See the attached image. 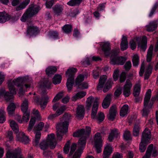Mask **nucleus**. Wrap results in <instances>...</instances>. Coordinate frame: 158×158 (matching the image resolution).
<instances>
[{
	"label": "nucleus",
	"instance_id": "obj_60",
	"mask_svg": "<svg viewBox=\"0 0 158 158\" xmlns=\"http://www.w3.org/2000/svg\"><path fill=\"white\" fill-rule=\"evenodd\" d=\"M54 2V0H47L45 3L47 8H50L52 6Z\"/></svg>",
	"mask_w": 158,
	"mask_h": 158
},
{
	"label": "nucleus",
	"instance_id": "obj_53",
	"mask_svg": "<svg viewBox=\"0 0 158 158\" xmlns=\"http://www.w3.org/2000/svg\"><path fill=\"white\" fill-rule=\"evenodd\" d=\"M158 6V2H156L151 10L150 12L149 15V17H152L155 14L156 10Z\"/></svg>",
	"mask_w": 158,
	"mask_h": 158
},
{
	"label": "nucleus",
	"instance_id": "obj_23",
	"mask_svg": "<svg viewBox=\"0 0 158 158\" xmlns=\"http://www.w3.org/2000/svg\"><path fill=\"white\" fill-rule=\"evenodd\" d=\"M77 69L74 68L69 69L66 72V76L68 78L74 79V75L77 72Z\"/></svg>",
	"mask_w": 158,
	"mask_h": 158
},
{
	"label": "nucleus",
	"instance_id": "obj_31",
	"mask_svg": "<svg viewBox=\"0 0 158 158\" xmlns=\"http://www.w3.org/2000/svg\"><path fill=\"white\" fill-rule=\"evenodd\" d=\"M141 88V85L139 83L136 84L134 86L133 94L135 97H138Z\"/></svg>",
	"mask_w": 158,
	"mask_h": 158
},
{
	"label": "nucleus",
	"instance_id": "obj_51",
	"mask_svg": "<svg viewBox=\"0 0 158 158\" xmlns=\"http://www.w3.org/2000/svg\"><path fill=\"white\" fill-rule=\"evenodd\" d=\"M85 76L82 74L79 75L77 77L76 79V84L78 85L84 80Z\"/></svg>",
	"mask_w": 158,
	"mask_h": 158
},
{
	"label": "nucleus",
	"instance_id": "obj_19",
	"mask_svg": "<svg viewBox=\"0 0 158 158\" xmlns=\"http://www.w3.org/2000/svg\"><path fill=\"white\" fill-rule=\"evenodd\" d=\"M111 95L108 94L106 96L102 103V106L104 109H106L110 106L111 101Z\"/></svg>",
	"mask_w": 158,
	"mask_h": 158
},
{
	"label": "nucleus",
	"instance_id": "obj_48",
	"mask_svg": "<svg viewBox=\"0 0 158 158\" xmlns=\"http://www.w3.org/2000/svg\"><path fill=\"white\" fill-rule=\"evenodd\" d=\"M44 126V123L41 122L36 125L34 128V132L40 131Z\"/></svg>",
	"mask_w": 158,
	"mask_h": 158
},
{
	"label": "nucleus",
	"instance_id": "obj_16",
	"mask_svg": "<svg viewBox=\"0 0 158 158\" xmlns=\"http://www.w3.org/2000/svg\"><path fill=\"white\" fill-rule=\"evenodd\" d=\"M86 102L87 106L89 108L91 107L92 104H93V106H98V99L97 97H89L87 98Z\"/></svg>",
	"mask_w": 158,
	"mask_h": 158
},
{
	"label": "nucleus",
	"instance_id": "obj_21",
	"mask_svg": "<svg viewBox=\"0 0 158 158\" xmlns=\"http://www.w3.org/2000/svg\"><path fill=\"white\" fill-rule=\"evenodd\" d=\"M117 112L115 105L112 106L110 109L109 114H107L108 118H114L116 117Z\"/></svg>",
	"mask_w": 158,
	"mask_h": 158
},
{
	"label": "nucleus",
	"instance_id": "obj_9",
	"mask_svg": "<svg viewBox=\"0 0 158 158\" xmlns=\"http://www.w3.org/2000/svg\"><path fill=\"white\" fill-rule=\"evenodd\" d=\"M94 141L95 143L94 146L97 152L100 153L102 151L101 147L102 146V140L100 133L97 132L95 135Z\"/></svg>",
	"mask_w": 158,
	"mask_h": 158
},
{
	"label": "nucleus",
	"instance_id": "obj_4",
	"mask_svg": "<svg viewBox=\"0 0 158 158\" xmlns=\"http://www.w3.org/2000/svg\"><path fill=\"white\" fill-rule=\"evenodd\" d=\"M150 130L148 128H146L143 132L141 142L139 145V150L141 152H144L147 144L149 143V141L151 138Z\"/></svg>",
	"mask_w": 158,
	"mask_h": 158
},
{
	"label": "nucleus",
	"instance_id": "obj_38",
	"mask_svg": "<svg viewBox=\"0 0 158 158\" xmlns=\"http://www.w3.org/2000/svg\"><path fill=\"white\" fill-rule=\"evenodd\" d=\"M49 37L54 40H57L59 38V34L56 31H52L49 32Z\"/></svg>",
	"mask_w": 158,
	"mask_h": 158
},
{
	"label": "nucleus",
	"instance_id": "obj_28",
	"mask_svg": "<svg viewBox=\"0 0 158 158\" xmlns=\"http://www.w3.org/2000/svg\"><path fill=\"white\" fill-rule=\"evenodd\" d=\"M84 108L82 105L78 106L77 108V117L83 118L84 114Z\"/></svg>",
	"mask_w": 158,
	"mask_h": 158
},
{
	"label": "nucleus",
	"instance_id": "obj_33",
	"mask_svg": "<svg viewBox=\"0 0 158 158\" xmlns=\"http://www.w3.org/2000/svg\"><path fill=\"white\" fill-rule=\"evenodd\" d=\"M30 0H25L21 2L20 5L16 8L17 11L19 10L25 8L27 5L30 3Z\"/></svg>",
	"mask_w": 158,
	"mask_h": 158
},
{
	"label": "nucleus",
	"instance_id": "obj_11",
	"mask_svg": "<svg viewBox=\"0 0 158 158\" xmlns=\"http://www.w3.org/2000/svg\"><path fill=\"white\" fill-rule=\"evenodd\" d=\"M34 101L36 103H40L42 109L44 108L49 101V97L47 95L42 96L41 99L40 100L38 96H35L34 98Z\"/></svg>",
	"mask_w": 158,
	"mask_h": 158
},
{
	"label": "nucleus",
	"instance_id": "obj_20",
	"mask_svg": "<svg viewBox=\"0 0 158 158\" xmlns=\"http://www.w3.org/2000/svg\"><path fill=\"white\" fill-rule=\"evenodd\" d=\"M102 48L106 55H108L110 50V45L108 42H104L102 44Z\"/></svg>",
	"mask_w": 158,
	"mask_h": 158
},
{
	"label": "nucleus",
	"instance_id": "obj_62",
	"mask_svg": "<svg viewBox=\"0 0 158 158\" xmlns=\"http://www.w3.org/2000/svg\"><path fill=\"white\" fill-rule=\"evenodd\" d=\"M66 108L65 106H61L60 109H58L56 112L59 116L63 113L64 111L66 109Z\"/></svg>",
	"mask_w": 158,
	"mask_h": 158
},
{
	"label": "nucleus",
	"instance_id": "obj_12",
	"mask_svg": "<svg viewBox=\"0 0 158 158\" xmlns=\"http://www.w3.org/2000/svg\"><path fill=\"white\" fill-rule=\"evenodd\" d=\"M28 101L25 99L21 106L22 111L23 113V118H28L30 116V111L28 110Z\"/></svg>",
	"mask_w": 158,
	"mask_h": 158
},
{
	"label": "nucleus",
	"instance_id": "obj_13",
	"mask_svg": "<svg viewBox=\"0 0 158 158\" xmlns=\"http://www.w3.org/2000/svg\"><path fill=\"white\" fill-rule=\"evenodd\" d=\"M132 84L129 80H127L123 88V94L125 97H127L131 94V89Z\"/></svg>",
	"mask_w": 158,
	"mask_h": 158
},
{
	"label": "nucleus",
	"instance_id": "obj_59",
	"mask_svg": "<svg viewBox=\"0 0 158 158\" xmlns=\"http://www.w3.org/2000/svg\"><path fill=\"white\" fill-rule=\"evenodd\" d=\"M131 66V61H128L124 65V68L125 70L128 71L130 69Z\"/></svg>",
	"mask_w": 158,
	"mask_h": 158
},
{
	"label": "nucleus",
	"instance_id": "obj_63",
	"mask_svg": "<svg viewBox=\"0 0 158 158\" xmlns=\"http://www.w3.org/2000/svg\"><path fill=\"white\" fill-rule=\"evenodd\" d=\"M119 71V70L118 69H115L114 71L113 74V77L115 81L117 80L118 78Z\"/></svg>",
	"mask_w": 158,
	"mask_h": 158
},
{
	"label": "nucleus",
	"instance_id": "obj_5",
	"mask_svg": "<svg viewBox=\"0 0 158 158\" xmlns=\"http://www.w3.org/2000/svg\"><path fill=\"white\" fill-rule=\"evenodd\" d=\"M56 142L55 138V135L54 134L48 135L47 140L42 141L40 144V148L43 150L46 149L49 146L51 148H55Z\"/></svg>",
	"mask_w": 158,
	"mask_h": 158
},
{
	"label": "nucleus",
	"instance_id": "obj_1",
	"mask_svg": "<svg viewBox=\"0 0 158 158\" xmlns=\"http://www.w3.org/2000/svg\"><path fill=\"white\" fill-rule=\"evenodd\" d=\"M23 79L19 77L17 79L8 81V86L10 92H6L4 89L2 88L0 89V97L4 96L5 99L7 102H11L13 100V95L16 93V89L15 88V85H17L18 87L20 88L19 94L21 95L23 94V89L24 85L22 84Z\"/></svg>",
	"mask_w": 158,
	"mask_h": 158
},
{
	"label": "nucleus",
	"instance_id": "obj_36",
	"mask_svg": "<svg viewBox=\"0 0 158 158\" xmlns=\"http://www.w3.org/2000/svg\"><path fill=\"white\" fill-rule=\"evenodd\" d=\"M153 49V46H150L148 51L147 55V61L148 62H150L152 59Z\"/></svg>",
	"mask_w": 158,
	"mask_h": 158
},
{
	"label": "nucleus",
	"instance_id": "obj_37",
	"mask_svg": "<svg viewBox=\"0 0 158 158\" xmlns=\"http://www.w3.org/2000/svg\"><path fill=\"white\" fill-rule=\"evenodd\" d=\"M153 148V145L152 144H150L146 152L145 155L143 158H150Z\"/></svg>",
	"mask_w": 158,
	"mask_h": 158
},
{
	"label": "nucleus",
	"instance_id": "obj_29",
	"mask_svg": "<svg viewBox=\"0 0 158 158\" xmlns=\"http://www.w3.org/2000/svg\"><path fill=\"white\" fill-rule=\"evenodd\" d=\"M118 134V131L117 129H114L112 130L109 136L108 139L109 141H111L114 138H117Z\"/></svg>",
	"mask_w": 158,
	"mask_h": 158
},
{
	"label": "nucleus",
	"instance_id": "obj_22",
	"mask_svg": "<svg viewBox=\"0 0 158 158\" xmlns=\"http://www.w3.org/2000/svg\"><path fill=\"white\" fill-rule=\"evenodd\" d=\"M11 18L10 15L5 12H0V23H4L9 20Z\"/></svg>",
	"mask_w": 158,
	"mask_h": 158
},
{
	"label": "nucleus",
	"instance_id": "obj_7",
	"mask_svg": "<svg viewBox=\"0 0 158 158\" xmlns=\"http://www.w3.org/2000/svg\"><path fill=\"white\" fill-rule=\"evenodd\" d=\"M69 122L64 121L62 123H57L56 126L57 137L58 139L60 140L64 134L67 132Z\"/></svg>",
	"mask_w": 158,
	"mask_h": 158
},
{
	"label": "nucleus",
	"instance_id": "obj_34",
	"mask_svg": "<svg viewBox=\"0 0 158 158\" xmlns=\"http://www.w3.org/2000/svg\"><path fill=\"white\" fill-rule=\"evenodd\" d=\"M35 133V137L34 141L33 142V144L35 146L38 145L39 140L41 136V132L40 131L34 132Z\"/></svg>",
	"mask_w": 158,
	"mask_h": 158
},
{
	"label": "nucleus",
	"instance_id": "obj_42",
	"mask_svg": "<svg viewBox=\"0 0 158 158\" xmlns=\"http://www.w3.org/2000/svg\"><path fill=\"white\" fill-rule=\"evenodd\" d=\"M62 79L61 76L59 74H56L52 79L53 83L55 85L60 83Z\"/></svg>",
	"mask_w": 158,
	"mask_h": 158
},
{
	"label": "nucleus",
	"instance_id": "obj_45",
	"mask_svg": "<svg viewBox=\"0 0 158 158\" xmlns=\"http://www.w3.org/2000/svg\"><path fill=\"white\" fill-rule=\"evenodd\" d=\"M82 0H70L67 3V4L71 6L79 5Z\"/></svg>",
	"mask_w": 158,
	"mask_h": 158
},
{
	"label": "nucleus",
	"instance_id": "obj_50",
	"mask_svg": "<svg viewBox=\"0 0 158 158\" xmlns=\"http://www.w3.org/2000/svg\"><path fill=\"white\" fill-rule=\"evenodd\" d=\"M123 138L126 140H130L131 139V135L130 131L127 130H126L123 133Z\"/></svg>",
	"mask_w": 158,
	"mask_h": 158
},
{
	"label": "nucleus",
	"instance_id": "obj_49",
	"mask_svg": "<svg viewBox=\"0 0 158 158\" xmlns=\"http://www.w3.org/2000/svg\"><path fill=\"white\" fill-rule=\"evenodd\" d=\"M139 123H135L133 130V134L135 136H137L139 134Z\"/></svg>",
	"mask_w": 158,
	"mask_h": 158
},
{
	"label": "nucleus",
	"instance_id": "obj_32",
	"mask_svg": "<svg viewBox=\"0 0 158 158\" xmlns=\"http://www.w3.org/2000/svg\"><path fill=\"white\" fill-rule=\"evenodd\" d=\"M152 66L150 64H149L146 67L144 77L145 79H147L149 78L150 75L152 73Z\"/></svg>",
	"mask_w": 158,
	"mask_h": 158
},
{
	"label": "nucleus",
	"instance_id": "obj_2",
	"mask_svg": "<svg viewBox=\"0 0 158 158\" xmlns=\"http://www.w3.org/2000/svg\"><path fill=\"white\" fill-rule=\"evenodd\" d=\"M91 128L89 127H86V131L82 129L75 132L73 135L74 137H82L79 140L77 144V150L73 155L72 158H80L86 143V138L90 134Z\"/></svg>",
	"mask_w": 158,
	"mask_h": 158
},
{
	"label": "nucleus",
	"instance_id": "obj_64",
	"mask_svg": "<svg viewBox=\"0 0 158 158\" xmlns=\"http://www.w3.org/2000/svg\"><path fill=\"white\" fill-rule=\"evenodd\" d=\"M78 88L82 89L87 88L88 87V84L86 82H84L78 85Z\"/></svg>",
	"mask_w": 158,
	"mask_h": 158
},
{
	"label": "nucleus",
	"instance_id": "obj_52",
	"mask_svg": "<svg viewBox=\"0 0 158 158\" xmlns=\"http://www.w3.org/2000/svg\"><path fill=\"white\" fill-rule=\"evenodd\" d=\"M133 65L137 66L139 64V57L138 55L136 54L134 55L132 59Z\"/></svg>",
	"mask_w": 158,
	"mask_h": 158
},
{
	"label": "nucleus",
	"instance_id": "obj_57",
	"mask_svg": "<svg viewBox=\"0 0 158 158\" xmlns=\"http://www.w3.org/2000/svg\"><path fill=\"white\" fill-rule=\"evenodd\" d=\"M63 96V93L60 92L58 94L53 98L52 102H56L58 101Z\"/></svg>",
	"mask_w": 158,
	"mask_h": 158
},
{
	"label": "nucleus",
	"instance_id": "obj_10",
	"mask_svg": "<svg viewBox=\"0 0 158 158\" xmlns=\"http://www.w3.org/2000/svg\"><path fill=\"white\" fill-rule=\"evenodd\" d=\"M6 158H24L21 154L20 149L8 151L6 154Z\"/></svg>",
	"mask_w": 158,
	"mask_h": 158
},
{
	"label": "nucleus",
	"instance_id": "obj_35",
	"mask_svg": "<svg viewBox=\"0 0 158 158\" xmlns=\"http://www.w3.org/2000/svg\"><path fill=\"white\" fill-rule=\"evenodd\" d=\"M57 71L56 67L55 66H49L46 69V72L47 75L49 76L51 74L55 73Z\"/></svg>",
	"mask_w": 158,
	"mask_h": 158
},
{
	"label": "nucleus",
	"instance_id": "obj_6",
	"mask_svg": "<svg viewBox=\"0 0 158 158\" xmlns=\"http://www.w3.org/2000/svg\"><path fill=\"white\" fill-rule=\"evenodd\" d=\"M40 10V7L33 4L30 5L29 8L21 17L20 19L22 22H25L29 17L36 14Z\"/></svg>",
	"mask_w": 158,
	"mask_h": 158
},
{
	"label": "nucleus",
	"instance_id": "obj_39",
	"mask_svg": "<svg viewBox=\"0 0 158 158\" xmlns=\"http://www.w3.org/2000/svg\"><path fill=\"white\" fill-rule=\"evenodd\" d=\"M10 125L12 130L15 133H18L19 131L18 126L17 123L13 120L10 121Z\"/></svg>",
	"mask_w": 158,
	"mask_h": 158
},
{
	"label": "nucleus",
	"instance_id": "obj_24",
	"mask_svg": "<svg viewBox=\"0 0 158 158\" xmlns=\"http://www.w3.org/2000/svg\"><path fill=\"white\" fill-rule=\"evenodd\" d=\"M107 80V76L105 75L101 76L99 80V83L97 85V88L98 90H100L103 87Z\"/></svg>",
	"mask_w": 158,
	"mask_h": 158
},
{
	"label": "nucleus",
	"instance_id": "obj_43",
	"mask_svg": "<svg viewBox=\"0 0 158 158\" xmlns=\"http://www.w3.org/2000/svg\"><path fill=\"white\" fill-rule=\"evenodd\" d=\"M113 151L112 148L109 144H107L105 147L103 153L105 154L110 155Z\"/></svg>",
	"mask_w": 158,
	"mask_h": 158
},
{
	"label": "nucleus",
	"instance_id": "obj_55",
	"mask_svg": "<svg viewBox=\"0 0 158 158\" xmlns=\"http://www.w3.org/2000/svg\"><path fill=\"white\" fill-rule=\"evenodd\" d=\"M98 106H93L92 110L91 116L92 118H94L96 115Z\"/></svg>",
	"mask_w": 158,
	"mask_h": 158
},
{
	"label": "nucleus",
	"instance_id": "obj_30",
	"mask_svg": "<svg viewBox=\"0 0 158 158\" xmlns=\"http://www.w3.org/2000/svg\"><path fill=\"white\" fill-rule=\"evenodd\" d=\"M86 94L85 92L80 91L78 92L76 94L74 95L72 98V101H75L79 98H83Z\"/></svg>",
	"mask_w": 158,
	"mask_h": 158
},
{
	"label": "nucleus",
	"instance_id": "obj_56",
	"mask_svg": "<svg viewBox=\"0 0 158 158\" xmlns=\"http://www.w3.org/2000/svg\"><path fill=\"white\" fill-rule=\"evenodd\" d=\"M35 119H31L27 128V130L28 131H30L32 130L33 126L35 124Z\"/></svg>",
	"mask_w": 158,
	"mask_h": 158
},
{
	"label": "nucleus",
	"instance_id": "obj_14",
	"mask_svg": "<svg viewBox=\"0 0 158 158\" xmlns=\"http://www.w3.org/2000/svg\"><path fill=\"white\" fill-rule=\"evenodd\" d=\"M39 32L38 28L32 24H28L27 28V35H33Z\"/></svg>",
	"mask_w": 158,
	"mask_h": 158
},
{
	"label": "nucleus",
	"instance_id": "obj_8",
	"mask_svg": "<svg viewBox=\"0 0 158 158\" xmlns=\"http://www.w3.org/2000/svg\"><path fill=\"white\" fill-rule=\"evenodd\" d=\"M114 52L113 56H111L110 57L111 61L110 63L112 64H118L120 65H123L127 59L126 57H123L122 56H117L118 54V52L116 51Z\"/></svg>",
	"mask_w": 158,
	"mask_h": 158
},
{
	"label": "nucleus",
	"instance_id": "obj_27",
	"mask_svg": "<svg viewBox=\"0 0 158 158\" xmlns=\"http://www.w3.org/2000/svg\"><path fill=\"white\" fill-rule=\"evenodd\" d=\"M129 113V106L127 104L124 105L121 108L120 115L122 118L124 117Z\"/></svg>",
	"mask_w": 158,
	"mask_h": 158
},
{
	"label": "nucleus",
	"instance_id": "obj_44",
	"mask_svg": "<svg viewBox=\"0 0 158 158\" xmlns=\"http://www.w3.org/2000/svg\"><path fill=\"white\" fill-rule=\"evenodd\" d=\"M74 83V79L68 78L66 82V86L68 90L70 91L72 88Z\"/></svg>",
	"mask_w": 158,
	"mask_h": 158
},
{
	"label": "nucleus",
	"instance_id": "obj_40",
	"mask_svg": "<svg viewBox=\"0 0 158 158\" xmlns=\"http://www.w3.org/2000/svg\"><path fill=\"white\" fill-rule=\"evenodd\" d=\"M15 108V105L13 103H11L8 105L7 108V110L9 115H12L14 113Z\"/></svg>",
	"mask_w": 158,
	"mask_h": 158
},
{
	"label": "nucleus",
	"instance_id": "obj_54",
	"mask_svg": "<svg viewBox=\"0 0 158 158\" xmlns=\"http://www.w3.org/2000/svg\"><path fill=\"white\" fill-rule=\"evenodd\" d=\"M32 116L34 117L31 118H40L41 116L38 110H34L32 113Z\"/></svg>",
	"mask_w": 158,
	"mask_h": 158
},
{
	"label": "nucleus",
	"instance_id": "obj_3",
	"mask_svg": "<svg viewBox=\"0 0 158 158\" xmlns=\"http://www.w3.org/2000/svg\"><path fill=\"white\" fill-rule=\"evenodd\" d=\"M151 89H149L145 95L143 108L142 110V115L144 118L147 117L153 104V102L155 100V97H152L149 104V102L151 96Z\"/></svg>",
	"mask_w": 158,
	"mask_h": 158
},
{
	"label": "nucleus",
	"instance_id": "obj_47",
	"mask_svg": "<svg viewBox=\"0 0 158 158\" xmlns=\"http://www.w3.org/2000/svg\"><path fill=\"white\" fill-rule=\"evenodd\" d=\"M112 83V80H108L105 85V86L103 89L104 92H107L109 89L111 87V85Z\"/></svg>",
	"mask_w": 158,
	"mask_h": 158
},
{
	"label": "nucleus",
	"instance_id": "obj_15",
	"mask_svg": "<svg viewBox=\"0 0 158 158\" xmlns=\"http://www.w3.org/2000/svg\"><path fill=\"white\" fill-rule=\"evenodd\" d=\"M17 140L22 142L24 144L28 143L29 142L28 137L25 135L24 132H20L16 135Z\"/></svg>",
	"mask_w": 158,
	"mask_h": 158
},
{
	"label": "nucleus",
	"instance_id": "obj_26",
	"mask_svg": "<svg viewBox=\"0 0 158 158\" xmlns=\"http://www.w3.org/2000/svg\"><path fill=\"white\" fill-rule=\"evenodd\" d=\"M120 47L122 51L127 49L128 47L127 38L125 36H123L122 41L120 44Z\"/></svg>",
	"mask_w": 158,
	"mask_h": 158
},
{
	"label": "nucleus",
	"instance_id": "obj_61",
	"mask_svg": "<svg viewBox=\"0 0 158 158\" xmlns=\"http://www.w3.org/2000/svg\"><path fill=\"white\" fill-rule=\"evenodd\" d=\"M52 83L49 81H45L44 83L42 86L44 88L50 89L51 88Z\"/></svg>",
	"mask_w": 158,
	"mask_h": 158
},
{
	"label": "nucleus",
	"instance_id": "obj_25",
	"mask_svg": "<svg viewBox=\"0 0 158 158\" xmlns=\"http://www.w3.org/2000/svg\"><path fill=\"white\" fill-rule=\"evenodd\" d=\"M147 46V38L146 36H143L141 41L139 43L138 47L140 48L143 51L146 49Z\"/></svg>",
	"mask_w": 158,
	"mask_h": 158
},
{
	"label": "nucleus",
	"instance_id": "obj_58",
	"mask_svg": "<svg viewBox=\"0 0 158 158\" xmlns=\"http://www.w3.org/2000/svg\"><path fill=\"white\" fill-rule=\"evenodd\" d=\"M126 73L124 72H122L120 75L119 80L121 82H124L126 78Z\"/></svg>",
	"mask_w": 158,
	"mask_h": 158
},
{
	"label": "nucleus",
	"instance_id": "obj_41",
	"mask_svg": "<svg viewBox=\"0 0 158 158\" xmlns=\"http://www.w3.org/2000/svg\"><path fill=\"white\" fill-rule=\"evenodd\" d=\"M72 26L71 24H65L62 27L64 32L69 34L70 33L72 30Z\"/></svg>",
	"mask_w": 158,
	"mask_h": 158
},
{
	"label": "nucleus",
	"instance_id": "obj_17",
	"mask_svg": "<svg viewBox=\"0 0 158 158\" xmlns=\"http://www.w3.org/2000/svg\"><path fill=\"white\" fill-rule=\"evenodd\" d=\"M158 25V20L151 21L146 26V30L148 31H152L157 28Z\"/></svg>",
	"mask_w": 158,
	"mask_h": 158
},
{
	"label": "nucleus",
	"instance_id": "obj_46",
	"mask_svg": "<svg viewBox=\"0 0 158 158\" xmlns=\"http://www.w3.org/2000/svg\"><path fill=\"white\" fill-rule=\"evenodd\" d=\"M82 0H70L67 3V4L71 6L79 5Z\"/></svg>",
	"mask_w": 158,
	"mask_h": 158
},
{
	"label": "nucleus",
	"instance_id": "obj_18",
	"mask_svg": "<svg viewBox=\"0 0 158 158\" xmlns=\"http://www.w3.org/2000/svg\"><path fill=\"white\" fill-rule=\"evenodd\" d=\"M52 10L55 15L59 16L62 14L64 6L62 5L57 4L52 7Z\"/></svg>",
	"mask_w": 158,
	"mask_h": 158
}]
</instances>
